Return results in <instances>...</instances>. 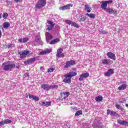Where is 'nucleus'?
<instances>
[{
	"label": "nucleus",
	"mask_w": 128,
	"mask_h": 128,
	"mask_svg": "<svg viewBox=\"0 0 128 128\" xmlns=\"http://www.w3.org/2000/svg\"><path fill=\"white\" fill-rule=\"evenodd\" d=\"M2 69L6 72H8V70H12V68H16V64L12 63V62H4L2 64Z\"/></svg>",
	"instance_id": "nucleus-1"
},
{
	"label": "nucleus",
	"mask_w": 128,
	"mask_h": 128,
	"mask_svg": "<svg viewBox=\"0 0 128 128\" xmlns=\"http://www.w3.org/2000/svg\"><path fill=\"white\" fill-rule=\"evenodd\" d=\"M41 88L44 90H50L54 88H58V86L57 85H48V84H42L40 86Z\"/></svg>",
	"instance_id": "nucleus-2"
},
{
	"label": "nucleus",
	"mask_w": 128,
	"mask_h": 128,
	"mask_svg": "<svg viewBox=\"0 0 128 128\" xmlns=\"http://www.w3.org/2000/svg\"><path fill=\"white\" fill-rule=\"evenodd\" d=\"M46 4V0H40L36 5V8H42Z\"/></svg>",
	"instance_id": "nucleus-3"
},
{
	"label": "nucleus",
	"mask_w": 128,
	"mask_h": 128,
	"mask_svg": "<svg viewBox=\"0 0 128 128\" xmlns=\"http://www.w3.org/2000/svg\"><path fill=\"white\" fill-rule=\"evenodd\" d=\"M18 54H20V58H26V56L30 54V51L28 50H24L22 52H19Z\"/></svg>",
	"instance_id": "nucleus-4"
},
{
	"label": "nucleus",
	"mask_w": 128,
	"mask_h": 128,
	"mask_svg": "<svg viewBox=\"0 0 128 128\" xmlns=\"http://www.w3.org/2000/svg\"><path fill=\"white\" fill-rule=\"evenodd\" d=\"M62 50H64L62 48H59L57 50V54H56L57 58H64V54L62 53Z\"/></svg>",
	"instance_id": "nucleus-5"
},
{
	"label": "nucleus",
	"mask_w": 128,
	"mask_h": 128,
	"mask_svg": "<svg viewBox=\"0 0 128 128\" xmlns=\"http://www.w3.org/2000/svg\"><path fill=\"white\" fill-rule=\"evenodd\" d=\"M74 64H76V61L74 60H70V61H68L66 63L64 68H70V66H74Z\"/></svg>",
	"instance_id": "nucleus-6"
},
{
	"label": "nucleus",
	"mask_w": 128,
	"mask_h": 128,
	"mask_svg": "<svg viewBox=\"0 0 128 128\" xmlns=\"http://www.w3.org/2000/svg\"><path fill=\"white\" fill-rule=\"evenodd\" d=\"M47 22L48 24V28H46L47 30H52V28H54V22H52V21H50L48 20L47 21Z\"/></svg>",
	"instance_id": "nucleus-7"
},
{
	"label": "nucleus",
	"mask_w": 128,
	"mask_h": 128,
	"mask_svg": "<svg viewBox=\"0 0 128 128\" xmlns=\"http://www.w3.org/2000/svg\"><path fill=\"white\" fill-rule=\"evenodd\" d=\"M107 56H108V58H110L111 60H116V54L112 52H108L106 54Z\"/></svg>",
	"instance_id": "nucleus-8"
},
{
	"label": "nucleus",
	"mask_w": 128,
	"mask_h": 128,
	"mask_svg": "<svg viewBox=\"0 0 128 128\" xmlns=\"http://www.w3.org/2000/svg\"><path fill=\"white\" fill-rule=\"evenodd\" d=\"M90 76V74L88 73H83L80 74V77L79 78V80L82 82L84 78H88Z\"/></svg>",
	"instance_id": "nucleus-9"
},
{
	"label": "nucleus",
	"mask_w": 128,
	"mask_h": 128,
	"mask_svg": "<svg viewBox=\"0 0 128 128\" xmlns=\"http://www.w3.org/2000/svg\"><path fill=\"white\" fill-rule=\"evenodd\" d=\"M64 76L66 78L63 80V82L66 84H70L72 82V78L68 76V75H64Z\"/></svg>",
	"instance_id": "nucleus-10"
},
{
	"label": "nucleus",
	"mask_w": 128,
	"mask_h": 128,
	"mask_svg": "<svg viewBox=\"0 0 128 128\" xmlns=\"http://www.w3.org/2000/svg\"><path fill=\"white\" fill-rule=\"evenodd\" d=\"M52 34H50L48 32H46V38L48 44L50 40H52Z\"/></svg>",
	"instance_id": "nucleus-11"
},
{
	"label": "nucleus",
	"mask_w": 128,
	"mask_h": 128,
	"mask_svg": "<svg viewBox=\"0 0 128 128\" xmlns=\"http://www.w3.org/2000/svg\"><path fill=\"white\" fill-rule=\"evenodd\" d=\"M114 74V72L112 69H109L107 72L104 73L105 76H110L112 74Z\"/></svg>",
	"instance_id": "nucleus-12"
},
{
	"label": "nucleus",
	"mask_w": 128,
	"mask_h": 128,
	"mask_svg": "<svg viewBox=\"0 0 128 128\" xmlns=\"http://www.w3.org/2000/svg\"><path fill=\"white\" fill-rule=\"evenodd\" d=\"M107 12H108L110 14H118V12H116V10H112V8H106L105 10Z\"/></svg>",
	"instance_id": "nucleus-13"
},
{
	"label": "nucleus",
	"mask_w": 128,
	"mask_h": 128,
	"mask_svg": "<svg viewBox=\"0 0 128 128\" xmlns=\"http://www.w3.org/2000/svg\"><path fill=\"white\" fill-rule=\"evenodd\" d=\"M112 60L110 59H104L102 60V64H106V66H108L110 64Z\"/></svg>",
	"instance_id": "nucleus-14"
},
{
	"label": "nucleus",
	"mask_w": 128,
	"mask_h": 128,
	"mask_svg": "<svg viewBox=\"0 0 128 128\" xmlns=\"http://www.w3.org/2000/svg\"><path fill=\"white\" fill-rule=\"evenodd\" d=\"M72 6V4H67L66 6H64L62 7H60V10H70V6Z\"/></svg>",
	"instance_id": "nucleus-15"
},
{
	"label": "nucleus",
	"mask_w": 128,
	"mask_h": 128,
	"mask_svg": "<svg viewBox=\"0 0 128 128\" xmlns=\"http://www.w3.org/2000/svg\"><path fill=\"white\" fill-rule=\"evenodd\" d=\"M126 86H128V85H126V83L125 82L124 84H122L121 86H119L118 90H124L126 88Z\"/></svg>",
	"instance_id": "nucleus-16"
},
{
	"label": "nucleus",
	"mask_w": 128,
	"mask_h": 128,
	"mask_svg": "<svg viewBox=\"0 0 128 128\" xmlns=\"http://www.w3.org/2000/svg\"><path fill=\"white\" fill-rule=\"evenodd\" d=\"M29 98H32L33 100H36V102H38L40 100V98L34 96V95H28Z\"/></svg>",
	"instance_id": "nucleus-17"
},
{
	"label": "nucleus",
	"mask_w": 128,
	"mask_h": 128,
	"mask_svg": "<svg viewBox=\"0 0 128 128\" xmlns=\"http://www.w3.org/2000/svg\"><path fill=\"white\" fill-rule=\"evenodd\" d=\"M35 42H38V44H39L40 46H42L43 44L42 42V40L40 39V36H36L35 38Z\"/></svg>",
	"instance_id": "nucleus-18"
},
{
	"label": "nucleus",
	"mask_w": 128,
	"mask_h": 128,
	"mask_svg": "<svg viewBox=\"0 0 128 128\" xmlns=\"http://www.w3.org/2000/svg\"><path fill=\"white\" fill-rule=\"evenodd\" d=\"M52 52L51 50L46 49V50H44L40 52V54L41 56H42L44 54H50V52Z\"/></svg>",
	"instance_id": "nucleus-19"
},
{
	"label": "nucleus",
	"mask_w": 128,
	"mask_h": 128,
	"mask_svg": "<svg viewBox=\"0 0 128 128\" xmlns=\"http://www.w3.org/2000/svg\"><path fill=\"white\" fill-rule=\"evenodd\" d=\"M42 106H46L48 108V106H52V102H42Z\"/></svg>",
	"instance_id": "nucleus-20"
},
{
	"label": "nucleus",
	"mask_w": 128,
	"mask_h": 128,
	"mask_svg": "<svg viewBox=\"0 0 128 128\" xmlns=\"http://www.w3.org/2000/svg\"><path fill=\"white\" fill-rule=\"evenodd\" d=\"M78 74L74 72H70L69 74H67V76H68L70 78H72L73 76H76Z\"/></svg>",
	"instance_id": "nucleus-21"
},
{
	"label": "nucleus",
	"mask_w": 128,
	"mask_h": 128,
	"mask_svg": "<svg viewBox=\"0 0 128 128\" xmlns=\"http://www.w3.org/2000/svg\"><path fill=\"white\" fill-rule=\"evenodd\" d=\"M2 26L4 28H6V30H8V28L10 26V24L8 22H5L2 24Z\"/></svg>",
	"instance_id": "nucleus-22"
},
{
	"label": "nucleus",
	"mask_w": 128,
	"mask_h": 128,
	"mask_svg": "<svg viewBox=\"0 0 128 128\" xmlns=\"http://www.w3.org/2000/svg\"><path fill=\"white\" fill-rule=\"evenodd\" d=\"M106 6H108V4H106V2H102V4H101V8H102V10H106Z\"/></svg>",
	"instance_id": "nucleus-23"
},
{
	"label": "nucleus",
	"mask_w": 128,
	"mask_h": 128,
	"mask_svg": "<svg viewBox=\"0 0 128 128\" xmlns=\"http://www.w3.org/2000/svg\"><path fill=\"white\" fill-rule=\"evenodd\" d=\"M36 58H33L27 60L28 64H32V62L36 61Z\"/></svg>",
	"instance_id": "nucleus-24"
},
{
	"label": "nucleus",
	"mask_w": 128,
	"mask_h": 128,
	"mask_svg": "<svg viewBox=\"0 0 128 128\" xmlns=\"http://www.w3.org/2000/svg\"><path fill=\"white\" fill-rule=\"evenodd\" d=\"M79 18L80 20H78V22H84L86 20V16H84L82 15L80 16Z\"/></svg>",
	"instance_id": "nucleus-25"
},
{
	"label": "nucleus",
	"mask_w": 128,
	"mask_h": 128,
	"mask_svg": "<svg viewBox=\"0 0 128 128\" xmlns=\"http://www.w3.org/2000/svg\"><path fill=\"white\" fill-rule=\"evenodd\" d=\"M102 96H98L95 98V100L97 102H102Z\"/></svg>",
	"instance_id": "nucleus-26"
},
{
	"label": "nucleus",
	"mask_w": 128,
	"mask_h": 128,
	"mask_svg": "<svg viewBox=\"0 0 128 128\" xmlns=\"http://www.w3.org/2000/svg\"><path fill=\"white\" fill-rule=\"evenodd\" d=\"M60 42V38H57L56 39H54L53 40L51 41L50 42V44H56V42Z\"/></svg>",
	"instance_id": "nucleus-27"
},
{
	"label": "nucleus",
	"mask_w": 128,
	"mask_h": 128,
	"mask_svg": "<svg viewBox=\"0 0 128 128\" xmlns=\"http://www.w3.org/2000/svg\"><path fill=\"white\" fill-rule=\"evenodd\" d=\"M86 16H88L90 18H96V14H86Z\"/></svg>",
	"instance_id": "nucleus-28"
},
{
	"label": "nucleus",
	"mask_w": 128,
	"mask_h": 128,
	"mask_svg": "<svg viewBox=\"0 0 128 128\" xmlns=\"http://www.w3.org/2000/svg\"><path fill=\"white\" fill-rule=\"evenodd\" d=\"M84 10L87 11V12H90V6L86 4L84 6Z\"/></svg>",
	"instance_id": "nucleus-29"
},
{
	"label": "nucleus",
	"mask_w": 128,
	"mask_h": 128,
	"mask_svg": "<svg viewBox=\"0 0 128 128\" xmlns=\"http://www.w3.org/2000/svg\"><path fill=\"white\" fill-rule=\"evenodd\" d=\"M80 114H82V110H78L75 114V116H80Z\"/></svg>",
	"instance_id": "nucleus-30"
},
{
	"label": "nucleus",
	"mask_w": 128,
	"mask_h": 128,
	"mask_svg": "<svg viewBox=\"0 0 128 128\" xmlns=\"http://www.w3.org/2000/svg\"><path fill=\"white\" fill-rule=\"evenodd\" d=\"M72 26H74V28H80V26L76 22H72V24H71Z\"/></svg>",
	"instance_id": "nucleus-31"
},
{
	"label": "nucleus",
	"mask_w": 128,
	"mask_h": 128,
	"mask_svg": "<svg viewBox=\"0 0 128 128\" xmlns=\"http://www.w3.org/2000/svg\"><path fill=\"white\" fill-rule=\"evenodd\" d=\"M62 94L66 96V97H68V96H70V92H63V93H60L62 96Z\"/></svg>",
	"instance_id": "nucleus-32"
},
{
	"label": "nucleus",
	"mask_w": 128,
	"mask_h": 128,
	"mask_svg": "<svg viewBox=\"0 0 128 128\" xmlns=\"http://www.w3.org/2000/svg\"><path fill=\"white\" fill-rule=\"evenodd\" d=\"M99 32H100V34H108V31L99 30Z\"/></svg>",
	"instance_id": "nucleus-33"
},
{
	"label": "nucleus",
	"mask_w": 128,
	"mask_h": 128,
	"mask_svg": "<svg viewBox=\"0 0 128 128\" xmlns=\"http://www.w3.org/2000/svg\"><path fill=\"white\" fill-rule=\"evenodd\" d=\"M4 124H12V121L10 120H4Z\"/></svg>",
	"instance_id": "nucleus-34"
},
{
	"label": "nucleus",
	"mask_w": 128,
	"mask_h": 128,
	"mask_svg": "<svg viewBox=\"0 0 128 128\" xmlns=\"http://www.w3.org/2000/svg\"><path fill=\"white\" fill-rule=\"evenodd\" d=\"M124 120H117L118 124H121V126H124Z\"/></svg>",
	"instance_id": "nucleus-35"
},
{
	"label": "nucleus",
	"mask_w": 128,
	"mask_h": 128,
	"mask_svg": "<svg viewBox=\"0 0 128 128\" xmlns=\"http://www.w3.org/2000/svg\"><path fill=\"white\" fill-rule=\"evenodd\" d=\"M6 48H14V44H8V45H6Z\"/></svg>",
	"instance_id": "nucleus-36"
},
{
	"label": "nucleus",
	"mask_w": 128,
	"mask_h": 128,
	"mask_svg": "<svg viewBox=\"0 0 128 128\" xmlns=\"http://www.w3.org/2000/svg\"><path fill=\"white\" fill-rule=\"evenodd\" d=\"M110 116H118V114H116V112H114V111H111L110 113Z\"/></svg>",
	"instance_id": "nucleus-37"
},
{
	"label": "nucleus",
	"mask_w": 128,
	"mask_h": 128,
	"mask_svg": "<svg viewBox=\"0 0 128 128\" xmlns=\"http://www.w3.org/2000/svg\"><path fill=\"white\" fill-rule=\"evenodd\" d=\"M66 24H72V21L70 20H66Z\"/></svg>",
	"instance_id": "nucleus-38"
},
{
	"label": "nucleus",
	"mask_w": 128,
	"mask_h": 128,
	"mask_svg": "<svg viewBox=\"0 0 128 128\" xmlns=\"http://www.w3.org/2000/svg\"><path fill=\"white\" fill-rule=\"evenodd\" d=\"M23 42L24 44L28 41V38H22Z\"/></svg>",
	"instance_id": "nucleus-39"
},
{
	"label": "nucleus",
	"mask_w": 128,
	"mask_h": 128,
	"mask_svg": "<svg viewBox=\"0 0 128 128\" xmlns=\"http://www.w3.org/2000/svg\"><path fill=\"white\" fill-rule=\"evenodd\" d=\"M8 16V13H4L3 14L4 18L6 19Z\"/></svg>",
	"instance_id": "nucleus-40"
},
{
	"label": "nucleus",
	"mask_w": 128,
	"mask_h": 128,
	"mask_svg": "<svg viewBox=\"0 0 128 128\" xmlns=\"http://www.w3.org/2000/svg\"><path fill=\"white\" fill-rule=\"evenodd\" d=\"M54 69L53 68H50L48 69V72H54Z\"/></svg>",
	"instance_id": "nucleus-41"
},
{
	"label": "nucleus",
	"mask_w": 128,
	"mask_h": 128,
	"mask_svg": "<svg viewBox=\"0 0 128 128\" xmlns=\"http://www.w3.org/2000/svg\"><path fill=\"white\" fill-rule=\"evenodd\" d=\"M105 2L107 4H112V0H106V1H105Z\"/></svg>",
	"instance_id": "nucleus-42"
},
{
	"label": "nucleus",
	"mask_w": 128,
	"mask_h": 128,
	"mask_svg": "<svg viewBox=\"0 0 128 128\" xmlns=\"http://www.w3.org/2000/svg\"><path fill=\"white\" fill-rule=\"evenodd\" d=\"M123 126H128V122L124 120Z\"/></svg>",
	"instance_id": "nucleus-43"
},
{
	"label": "nucleus",
	"mask_w": 128,
	"mask_h": 128,
	"mask_svg": "<svg viewBox=\"0 0 128 128\" xmlns=\"http://www.w3.org/2000/svg\"><path fill=\"white\" fill-rule=\"evenodd\" d=\"M122 107L120 104H116V108H118V110H120V108Z\"/></svg>",
	"instance_id": "nucleus-44"
},
{
	"label": "nucleus",
	"mask_w": 128,
	"mask_h": 128,
	"mask_svg": "<svg viewBox=\"0 0 128 128\" xmlns=\"http://www.w3.org/2000/svg\"><path fill=\"white\" fill-rule=\"evenodd\" d=\"M15 2H22V0H14Z\"/></svg>",
	"instance_id": "nucleus-45"
},
{
	"label": "nucleus",
	"mask_w": 128,
	"mask_h": 128,
	"mask_svg": "<svg viewBox=\"0 0 128 128\" xmlns=\"http://www.w3.org/2000/svg\"><path fill=\"white\" fill-rule=\"evenodd\" d=\"M4 121L2 120L0 122V126H4Z\"/></svg>",
	"instance_id": "nucleus-46"
},
{
	"label": "nucleus",
	"mask_w": 128,
	"mask_h": 128,
	"mask_svg": "<svg viewBox=\"0 0 128 128\" xmlns=\"http://www.w3.org/2000/svg\"><path fill=\"white\" fill-rule=\"evenodd\" d=\"M6 4H10V5L12 4V2L6 1Z\"/></svg>",
	"instance_id": "nucleus-47"
},
{
	"label": "nucleus",
	"mask_w": 128,
	"mask_h": 128,
	"mask_svg": "<svg viewBox=\"0 0 128 128\" xmlns=\"http://www.w3.org/2000/svg\"><path fill=\"white\" fill-rule=\"evenodd\" d=\"M18 42H20L21 44H22V42H24L22 39V38L18 39Z\"/></svg>",
	"instance_id": "nucleus-48"
},
{
	"label": "nucleus",
	"mask_w": 128,
	"mask_h": 128,
	"mask_svg": "<svg viewBox=\"0 0 128 128\" xmlns=\"http://www.w3.org/2000/svg\"><path fill=\"white\" fill-rule=\"evenodd\" d=\"M24 76L26 77V76H30V75L28 74V72H26V74H24Z\"/></svg>",
	"instance_id": "nucleus-49"
},
{
	"label": "nucleus",
	"mask_w": 128,
	"mask_h": 128,
	"mask_svg": "<svg viewBox=\"0 0 128 128\" xmlns=\"http://www.w3.org/2000/svg\"><path fill=\"white\" fill-rule=\"evenodd\" d=\"M110 110H107V114H110Z\"/></svg>",
	"instance_id": "nucleus-50"
},
{
	"label": "nucleus",
	"mask_w": 128,
	"mask_h": 128,
	"mask_svg": "<svg viewBox=\"0 0 128 128\" xmlns=\"http://www.w3.org/2000/svg\"><path fill=\"white\" fill-rule=\"evenodd\" d=\"M119 110H122H122H124V109L121 106L120 109H119Z\"/></svg>",
	"instance_id": "nucleus-51"
},
{
	"label": "nucleus",
	"mask_w": 128,
	"mask_h": 128,
	"mask_svg": "<svg viewBox=\"0 0 128 128\" xmlns=\"http://www.w3.org/2000/svg\"><path fill=\"white\" fill-rule=\"evenodd\" d=\"M2 30H0V38H2Z\"/></svg>",
	"instance_id": "nucleus-52"
},
{
	"label": "nucleus",
	"mask_w": 128,
	"mask_h": 128,
	"mask_svg": "<svg viewBox=\"0 0 128 128\" xmlns=\"http://www.w3.org/2000/svg\"><path fill=\"white\" fill-rule=\"evenodd\" d=\"M24 64H28V60L24 61Z\"/></svg>",
	"instance_id": "nucleus-53"
},
{
	"label": "nucleus",
	"mask_w": 128,
	"mask_h": 128,
	"mask_svg": "<svg viewBox=\"0 0 128 128\" xmlns=\"http://www.w3.org/2000/svg\"><path fill=\"white\" fill-rule=\"evenodd\" d=\"M40 70H44V67L41 66V67L40 68Z\"/></svg>",
	"instance_id": "nucleus-54"
},
{
	"label": "nucleus",
	"mask_w": 128,
	"mask_h": 128,
	"mask_svg": "<svg viewBox=\"0 0 128 128\" xmlns=\"http://www.w3.org/2000/svg\"><path fill=\"white\" fill-rule=\"evenodd\" d=\"M68 97H66V96H65L64 97V100H66V98Z\"/></svg>",
	"instance_id": "nucleus-55"
},
{
	"label": "nucleus",
	"mask_w": 128,
	"mask_h": 128,
	"mask_svg": "<svg viewBox=\"0 0 128 128\" xmlns=\"http://www.w3.org/2000/svg\"><path fill=\"white\" fill-rule=\"evenodd\" d=\"M0 28H2V30H4V28H2V26H0Z\"/></svg>",
	"instance_id": "nucleus-56"
},
{
	"label": "nucleus",
	"mask_w": 128,
	"mask_h": 128,
	"mask_svg": "<svg viewBox=\"0 0 128 128\" xmlns=\"http://www.w3.org/2000/svg\"><path fill=\"white\" fill-rule=\"evenodd\" d=\"M16 68H20V66H16Z\"/></svg>",
	"instance_id": "nucleus-57"
},
{
	"label": "nucleus",
	"mask_w": 128,
	"mask_h": 128,
	"mask_svg": "<svg viewBox=\"0 0 128 128\" xmlns=\"http://www.w3.org/2000/svg\"><path fill=\"white\" fill-rule=\"evenodd\" d=\"M126 108H128V104H126Z\"/></svg>",
	"instance_id": "nucleus-58"
},
{
	"label": "nucleus",
	"mask_w": 128,
	"mask_h": 128,
	"mask_svg": "<svg viewBox=\"0 0 128 128\" xmlns=\"http://www.w3.org/2000/svg\"><path fill=\"white\" fill-rule=\"evenodd\" d=\"M0 18H2V14H0Z\"/></svg>",
	"instance_id": "nucleus-59"
},
{
	"label": "nucleus",
	"mask_w": 128,
	"mask_h": 128,
	"mask_svg": "<svg viewBox=\"0 0 128 128\" xmlns=\"http://www.w3.org/2000/svg\"><path fill=\"white\" fill-rule=\"evenodd\" d=\"M2 110V108H0V112Z\"/></svg>",
	"instance_id": "nucleus-60"
}]
</instances>
